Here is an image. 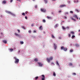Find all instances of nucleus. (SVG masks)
<instances>
[{"label":"nucleus","instance_id":"obj_1","mask_svg":"<svg viewBox=\"0 0 80 80\" xmlns=\"http://www.w3.org/2000/svg\"><path fill=\"white\" fill-rule=\"evenodd\" d=\"M53 59V57H50L49 58H47L46 59L47 61L49 63L51 60H52Z\"/></svg>","mask_w":80,"mask_h":80},{"label":"nucleus","instance_id":"obj_2","mask_svg":"<svg viewBox=\"0 0 80 80\" xmlns=\"http://www.w3.org/2000/svg\"><path fill=\"white\" fill-rule=\"evenodd\" d=\"M6 12L8 14H10V15H11L13 16V17H15L16 15H15V14H14L13 13L11 12H8L7 11Z\"/></svg>","mask_w":80,"mask_h":80},{"label":"nucleus","instance_id":"obj_3","mask_svg":"<svg viewBox=\"0 0 80 80\" xmlns=\"http://www.w3.org/2000/svg\"><path fill=\"white\" fill-rule=\"evenodd\" d=\"M14 58L15 60V61L14 62L15 63H18L19 61V60L18 59H17L15 57H14Z\"/></svg>","mask_w":80,"mask_h":80},{"label":"nucleus","instance_id":"obj_4","mask_svg":"<svg viewBox=\"0 0 80 80\" xmlns=\"http://www.w3.org/2000/svg\"><path fill=\"white\" fill-rule=\"evenodd\" d=\"M61 50H63L64 51L66 52L67 51V48L64 47H61Z\"/></svg>","mask_w":80,"mask_h":80},{"label":"nucleus","instance_id":"obj_5","mask_svg":"<svg viewBox=\"0 0 80 80\" xmlns=\"http://www.w3.org/2000/svg\"><path fill=\"white\" fill-rule=\"evenodd\" d=\"M37 63L39 65V66L40 67H42L43 65V64L42 62H37Z\"/></svg>","mask_w":80,"mask_h":80},{"label":"nucleus","instance_id":"obj_6","mask_svg":"<svg viewBox=\"0 0 80 80\" xmlns=\"http://www.w3.org/2000/svg\"><path fill=\"white\" fill-rule=\"evenodd\" d=\"M66 7V6L65 5H60L59 8H63V7Z\"/></svg>","mask_w":80,"mask_h":80},{"label":"nucleus","instance_id":"obj_7","mask_svg":"<svg viewBox=\"0 0 80 80\" xmlns=\"http://www.w3.org/2000/svg\"><path fill=\"white\" fill-rule=\"evenodd\" d=\"M53 47L54 48L55 50H56L57 48V46L56 44L54 43Z\"/></svg>","mask_w":80,"mask_h":80},{"label":"nucleus","instance_id":"obj_8","mask_svg":"<svg viewBox=\"0 0 80 80\" xmlns=\"http://www.w3.org/2000/svg\"><path fill=\"white\" fill-rule=\"evenodd\" d=\"M73 17L74 18H75L77 20H78V18L77 15H74L73 16Z\"/></svg>","mask_w":80,"mask_h":80},{"label":"nucleus","instance_id":"obj_9","mask_svg":"<svg viewBox=\"0 0 80 80\" xmlns=\"http://www.w3.org/2000/svg\"><path fill=\"white\" fill-rule=\"evenodd\" d=\"M41 12H44L46 11V10L45 9L42 8H41Z\"/></svg>","mask_w":80,"mask_h":80},{"label":"nucleus","instance_id":"obj_10","mask_svg":"<svg viewBox=\"0 0 80 80\" xmlns=\"http://www.w3.org/2000/svg\"><path fill=\"white\" fill-rule=\"evenodd\" d=\"M70 18L72 19V20L73 21H76V19H75L73 18H72V17H70Z\"/></svg>","mask_w":80,"mask_h":80},{"label":"nucleus","instance_id":"obj_11","mask_svg":"<svg viewBox=\"0 0 80 80\" xmlns=\"http://www.w3.org/2000/svg\"><path fill=\"white\" fill-rule=\"evenodd\" d=\"M2 42L4 43L5 44H6L7 43V41H6V40H3V41H2Z\"/></svg>","mask_w":80,"mask_h":80},{"label":"nucleus","instance_id":"obj_12","mask_svg":"<svg viewBox=\"0 0 80 80\" xmlns=\"http://www.w3.org/2000/svg\"><path fill=\"white\" fill-rule=\"evenodd\" d=\"M7 3V1H3L2 2V3L3 4H5Z\"/></svg>","mask_w":80,"mask_h":80},{"label":"nucleus","instance_id":"obj_13","mask_svg":"<svg viewBox=\"0 0 80 80\" xmlns=\"http://www.w3.org/2000/svg\"><path fill=\"white\" fill-rule=\"evenodd\" d=\"M58 24H56L54 28H57V27L58 26Z\"/></svg>","mask_w":80,"mask_h":80},{"label":"nucleus","instance_id":"obj_14","mask_svg":"<svg viewBox=\"0 0 80 80\" xmlns=\"http://www.w3.org/2000/svg\"><path fill=\"white\" fill-rule=\"evenodd\" d=\"M34 60L36 62H37L38 61V59L37 58H35V59Z\"/></svg>","mask_w":80,"mask_h":80},{"label":"nucleus","instance_id":"obj_15","mask_svg":"<svg viewBox=\"0 0 80 80\" xmlns=\"http://www.w3.org/2000/svg\"><path fill=\"white\" fill-rule=\"evenodd\" d=\"M75 46L76 47H79V45L78 44H76L75 45Z\"/></svg>","mask_w":80,"mask_h":80},{"label":"nucleus","instance_id":"obj_16","mask_svg":"<svg viewBox=\"0 0 80 80\" xmlns=\"http://www.w3.org/2000/svg\"><path fill=\"white\" fill-rule=\"evenodd\" d=\"M44 1L45 2V3H47L48 2V0H44Z\"/></svg>","mask_w":80,"mask_h":80},{"label":"nucleus","instance_id":"obj_17","mask_svg":"<svg viewBox=\"0 0 80 80\" xmlns=\"http://www.w3.org/2000/svg\"><path fill=\"white\" fill-rule=\"evenodd\" d=\"M47 18L48 19H51L52 18L51 17H48V16H47Z\"/></svg>","mask_w":80,"mask_h":80},{"label":"nucleus","instance_id":"obj_18","mask_svg":"<svg viewBox=\"0 0 80 80\" xmlns=\"http://www.w3.org/2000/svg\"><path fill=\"white\" fill-rule=\"evenodd\" d=\"M53 76H54V77H56V74L55 72H53Z\"/></svg>","mask_w":80,"mask_h":80},{"label":"nucleus","instance_id":"obj_19","mask_svg":"<svg viewBox=\"0 0 80 80\" xmlns=\"http://www.w3.org/2000/svg\"><path fill=\"white\" fill-rule=\"evenodd\" d=\"M56 64L58 66H60L59 64L58 63V61H56Z\"/></svg>","mask_w":80,"mask_h":80},{"label":"nucleus","instance_id":"obj_20","mask_svg":"<svg viewBox=\"0 0 80 80\" xmlns=\"http://www.w3.org/2000/svg\"><path fill=\"white\" fill-rule=\"evenodd\" d=\"M15 35L16 36H18L19 37V35H18V34L16 33H15Z\"/></svg>","mask_w":80,"mask_h":80},{"label":"nucleus","instance_id":"obj_21","mask_svg":"<svg viewBox=\"0 0 80 80\" xmlns=\"http://www.w3.org/2000/svg\"><path fill=\"white\" fill-rule=\"evenodd\" d=\"M24 42L23 41H21L20 42V43L21 44H23Z\"/></svg>","mask_w":80,"mask_h":80},{"label":"nucleus","instance_id":"obj_22","mask_svg":"<svg viewBox=\"0 0 80 80\" xmlns=\"http://www.w3.org/2000/svg\"><path fill=\"white\" fill-rule=\"evenodd\" d=\"M71 34H72V35H73L74 34V32H71Z\"/></svg>","mask_w":80,"mask_h":80},{"label":"nucleus","instance_id":"obj_23","mask_svg":"<svg viewBox=\"0 0 80 80\" xmlns=\"http://www.w3.org/2000/svg\"><path fill=\"white\" fill-rule=\"evenodd\" d=\"M22 28L23 29H25V28L23 26H22Z\"/></svg>","mask_w":80,"mask_h":80},{"label":"nucleus","instance_id":"obj_24","mask_svg":"<svg viewBox=\"0 0 80 80\" xmlns=\"http://www.w3.org/2000/svg\"><path fill=\"white\" fill-rule=\"evenodd\" d=\"M75 36H74V35H72V39H73L74 38H75Z\"/></svg>","mask_w":80,"mask_h":80},{"label":"nucleus","instance_id":"obj_25","mask_svg":"<svg viewBox=\"0 0 80 80\" xmlns=\"http://www.w3.org/2000/svg\"><path fill=\"white\" fill-rule=\"evenodd\" d=\"M78 13L79 12V11L78 10V9H76L75 10Z\"/></svg>","mask_w":80,"mask_h":80},{"label":"nucleus","instance_id":"obj_26","mask_svg":"<svg viewBox=\"0 0 80 80\" xmlns=\"http://www.w3.org/2000/svg\"><path fill=\"white\" fill-rule=\"evenodd\" d=\"M42 26H40L39 28L40 29H42Z\"/></svg>","mask_w":80,"mask_h":80},{"label":"nucleus","instance_id":"obj_27","mask_svg":"<svg viewBox=\"0 0 80 80\" xmlns=\"http://www.w3.org/2000/svg\"><path fill=\"white\" fill-rule=\"evenodd\" d=\"M73 51V49H71V50H70V52H72Z\"/></svg>","mask_w":80,"mask_h":80},{"label":"nucleus","instance_id":"obj_28","mask_svg":"<svg viewBox=\"0 0 80 80\" xmlns=\"http://www.w3.org/2000/svg\"><path fill=\"white\" fill-rule=\"evenodd\" d=\"M38 78V77H36L35 78V80H37Z\"/></svg>","mask_w":80,"mask_h":80},{"label":"nucleus","instance_id":"obj_29","mask_svg":"<svg viewBox=\"0 0 80 80\" xmlns=\"http://www.w3.org/2000/svg\"><path fill=\"white\" fill-rule=\"evenodd\" d=\"M22 15L24 16L25 15V13L24 12H23L22 14Z\"/></svg>","mask_w":80,"mask_h":80},{"label":"nucleus","instance_id":"obj_30","mask_svg":"<svg viewBox=\"0 0 80 80\" xmlns=\"http://www.w3.org/2000/svg\"><path fill=\"white\" fill-rule=\"evenodd\" d=\"M46 22V21H45V20H42V22L45 23Z\"/></svg>","mask_w":80,"mask_h":80},{"label":"nucleus","instance_id":"obj_31","mask_svg":"<svg viewBox=\"0 0 80 80\" xmlns=\"http://www.w3.org/2000/svg\"><path fill=\"white\" fill-rule=\"evenodd\" d=\"M51 36H52V38H55V37H54V36L52 34V35H51Z\"/></svg>","mask_w":80,"mask_h":80},{"label":"nucleus","instance_id":"obj_32","mask_svg":"<svg viewBox=\"0 0 80 80\" xmlns=\"http://www.w3.org/2000/svg\"><path fill=\"white\" fill-rule=\"evenodd\" d=\"M72 63H71V62L69 63V65L71 66H72Z\"/></svg>","mask_w":80,"mask_h":80},{"label":"nucleus","instance_id":"obj_33","mask_svg":"<svg viewBox=\"0 0 80 80\" xmlns=\"http://www.w3.org/2000/svg\"><path fill=\"white\" fill-rule=\"evenodd\" d=\"M62 29L63 30H66V28H64V27H62Z\"/></svg>","mask_w":80,"mask_h":80},{"label":"nucleus","instance_id":"obj_34","mask_svg":"<svg viewBox=\"0 0 80 80\" xmlns=\"http://www.w3.org/2000/svg\"><path fill=\"white\" fill-rule=\"evenodd\" d=\"M66 28L67 29H69V27H67Z\"/></svg>","mask_w":80,"mask_h":80},{"label":"nucleus","instance_id":"obj_35","mask_svg":"<svg viewBox=\"0 0 80 80\" xmlns=\"http://www.w3.org/2000/svg\"><path fill=\"white\" fill-rule=\"evenodd\" d=\"M13 49H10V51H13Z\"/></svg>","mask_w":80,"mask_h":80},{"label":"nucleus","instance_id":"obj_36","mask_svg":"<svg viewBox=\"0 0 80 80\" xmlns=\"http://www.w3.org/2000/svg\"><path fill=\"white\" fill-rule=\"evenodd\" d=\"M25 19H28V18H27V17L26 16H25Z\"/></svg>","mask_w":80,"mask_h":80},{"label":"nucleus","instance_id":"obj_37","mask_svg":"<svg viewBox=\"0 0 80 80\" xmlns=\"http://www.w3.org/2000/svg\"><path fill=\"white\" fill-rule=\"evenodd\" d=\"M70 36H71L70 34H69L68 35V37L70 38Z\"/></svg>","mask_w":80,"mask_h":80},{"label":"nucleus","instance_id":"obj_38","mask_svg":"<svg viewBox=\"0 0 80 80\" xmlns=\"http://www.w3.org/2000/svg\"><path fill=\"white\" fill-rule=\"evenodd\" d=\"M42 80H45V78H42Z\"/></svg>","mask_w":80,"mask_h":80},{"label":"nucleus","instance_id":"obj_39","mask_svg":"<svg viewBox=\"0 0 80 80\" xmlns=\"http://www.w3.org/2000/svg\"><path fill=\"white\" fill-rule=\"evenodd\" d=\"M35 8H37V5H35Z\"/></svg>","mask_w":80,"mask_h":80},{"label":"nucleus","instance_id":"obj_40","mask_svg":"<svg viewBox=\"0 0 80 80\" xmlns=\"http://www.w3.org/2000/svg\"><path fill=\"white\" fill-rule=\"evenodd\" d=\"M42 77H43L44 78H45V77L44 76V75H42Z\"/></svg>","mask_w":80,"mask_h":80},{"label":"nucleus","instance_id":"obj_41","mask_svg":"<svg viewBox=\"0 0 80 80\" xmlns=\"http://www.w3.org/2000/svg\"><path fill=\"white\" fill-rule=\"evenodd\" d=\"M70 12L71 13H73V12L72 11H70Z\"/></svg>","mask_w":80,"mask_h":80},{"label":"nucleus","instance_id":"obj_42","mask_svg":"<svg viewBox=\"0 0 80 80\" xmlns=\"http://www.w3.org/2000/svg\"><path fill=\"white\" fill-rule=\"evenodd\" d=\"M31 30H29V31H28V32H29V33H31Z\"/></svg>","mask_w":80,"mask_h":80},{"label":"nucleus","instance_id":"obj_43","mask_svg":"<svg viewBox=\"0 0 80 80\" xmlns=\"http://www.w3.org/2000/svg\"><path fill=\"white\" fill-rule=\"evenodd\" d=\"M20 52V50L19 49L18 51V53H19V52Z\"/></svg>","mask_w":80,"mask_h":80},{"label":"nucleus","instance_id":"obj_44","mask_svg":"<svg viewBox=\"0 0 80 80\" xmlns=\"http://www.w3.org/2000/svg\"><path fill=\"white\" fill-rule=\"evenodd\" d=\"M73 75H76V74L75 73H73Z\"/></svg>","mask_w":80,"mask_h":80},{"label":"nucleus","instance_id":"obj_45","mask_svg":"<svg viewBox=\"0 0 80 80\" xmlns=\"http://www.w3.org/2000/svg\"><path fill=\"white\" fill-rule=\"evenodd\" d=\"M18 32L19 33L20 32V30H18Z\"/></svg>","mask_w":80,"mask_h":80},{"label":"nucleus","instance_id":"obj_46","mask_svg":"<svg viewBox=\"0 0 80 80\" xmlns=\"http://www.w3.org/2000/svg\"><path fill=\"white\" fill-rule=\"evenodd\" d=\"M17 0L19 2H21V0Z\"/></svg>","mask_w":80,"mask_h":80},{"label":"nucleus","instance_id":"obj_47","mask_svg":"<svg viewBox=\"0 0 80 80\" xmlns=\"http://www.w3.org/2000/svg\"><path fill=\"white\" fill-rule=\"evenodd\" d=\"M12 1H13V0H10V2H12Z\"/></svg>","mask_w":80,"mask_h":80},{"label":"nucleus","instance_id":"obj_48","mask_svg":"<svg viewBox=\"0 0 80 80\" xmlns=\"http://www.w3.org/2000/svg\"><path fill=\"white\" fill-rule=\"evenodd\" d=\"M36 31H34V32H33V33H36Z\"/></svg>","mask_w":80,"mask_h":80},{"label":"nucleus","instance_id":"obj_49","mask_svg":"<svg viewBox=\"0 0 80 80\" xmlns=\"http://www.w3.org/2000/svg\"><path fill=\"white\" fill-rule=\"evenodd\" d=\"M62 12V11H58V12L59 13H60V12Z\"/></svg>","mask_w":80,"mask_h":80},{"label":"nucleus","instance_id":"obj_50","mask_svg":"<svg viewBox=\"0 0 80 80\" xmlns=\"http://www.w3.org/2000/svg\"><path fill=\"white\" fill-rule=\"evenodd\" d=\"M68 3L69 4L70 3V1H68Z\"/></svg>","mask_w":80,"mask_h":80},{"label":"nucleus","instance_id":"obj_51","mask_svg":"<svg viewBox=\"0 0 80 80\" xmlns=\"http://www.w3.org/2000/svg\"><path fill=\"white\" fill-rule=\"evenodd\" d=\"M33 26H34V25L33 24H32V25H31V26L32 27H33Z\"/></svg>","mask_w":80,"mask_h":80},{"label":"nucleus","instance_id":"obj_52","mask_svg":"<svg viewBox=\"0 0 80 80\" xmlns=\"http://www.w3.org/2000/svg\"><path fill=\"white\" fill-rule=\"evenodd\" d=\"M51 64L52 65V64H54V63L53 62H51Z\"/></svg>","mask_w":80,"mask_h":80},{"label":"nucleus","instance_id":"obj_53","mask_svg":"<svg viewBox=\"0 0 80 80\" xmlns=\"http://www.w3.org/2000/svg\"><path fill=\"white\" fill-rule=\"evenodd\" d=\"M64 18H65V19H66V18H67V17H66V16H64Z\"/></svg>","mask_w":80,"mask_h":80},{"label":"nucleus","instance_id":"obj_54","mask_svg":"<svg viewBox=\"0 0 80 80\" xmlns=\"http://www.w3.org/2000/svg\"><path fill=\"white\" fill-rule=\"evenodd\" d=\"M28 13V12H25L26 14H27Z\"/></svg>","mask_w":80,"mask_h":80},{"label":"nucleus","instance_id":"obj_55","mask_svg":"<svg viewBox=\"0 0 80 80\" xmlns=\"http://www.w3.org/2000/svg\"><path fill=\"white\" fill-rule=\"evenodd\" d=\"M76 2H79V1L78 0H77V1H76Z\"/></svg>","mask_w":80,"mask_h":80},{"label":"nucleus","instance_id":"obj_56","mask_svg":"<svg viewBox=\"0 0 80 80\" xmlns=\"http://www.w3.org/2000/svg\"><path fill=\"white\" fill-rule=\"evenodd\" d=\"M59 39H61V37H59Z\"/></svg>","mask_w":80,"mask_h":80},{"label":"nucleus","instance_id":"obj_57","mask_svg":"<svg viewBox=\"0 0 80 80\" xmlns=\"http://www.w3.org/2000/svg\"><path fill=\"white\" fill-rule=\"evenodd\" d=\"M66 13L67 14H68V12H67V13Z\"/></svg>","mask_w":80,"mask_h":80},{"label":"nucleus","instance_id":"obj_58","mask_svg":"<svg viewBox=\"0 0 80 80\" xmlns=\"http://www.w3.org/2000/svg\"><path fill=\"white\" fill-rule=\"evenodd\" d=\"M79 32H80V30H79Z\"/></svg>","mask_w":80,"mask_h":80},{"label":"nucleus","instance_id":"obj_59","mask_svg":"<svg viewBox=\"0 0 80 80\" xmlns=\"http://www.w3.org/2000/svg\"><path fill=\"white\" fill-rule=\"evenodd\" d=\"M33 1H35V0H33Z\"/></svg>","mask_w":80,"mask_h":80},{"label":"nucleus","instance_id":"obj_60","mask_svg":"<svg viewBox=\"0 0 80 80\" xmlns=\"http://www.w3.org/2000/svg\"><path fill=\"white\" fill-rule=\"evenodd\" d=\"M52 1H55V0H52Z\"/></svg>","mask_w":80,"mask_h":80},{"label":"nucleus","instance_id":"obj_61","mask_svg":"<svg viewBox=\"0 0 80 80\" xmlns=\"http://www.w3.org/2000/svg\"><path fill=\"white\" fill-rule=\"evenodd\" d=\"M74 2H76V1H74Z\"/></svg>","mask_w":80,"mask_h":80},{"label":"nucleus","instance_id":"obj_62","mask_svg":"<svg viewBox=\"0 0 80 80\" xmlns=\"http://www.w3.org/2000/svg\"><path fill=\"white\" fill-rule=\"evenodd\" d=\"M79 19L80 20V18Z\"/></svg>","mask_w":80,"mask_h":80},{"label":"nucleus","instance_id":"obj_63","mask_svg":"<svg viewBox=\"0 0 80 80\" xmlns=\"http://www.w3.org/2000/svg\"><path fill=\"white\" fill-rule=\"evenodd\" d=\"M15 49H16V48H15Z\"/></svg>","mask_w":80,"mask_h":80}]
</instances>
